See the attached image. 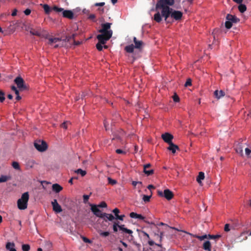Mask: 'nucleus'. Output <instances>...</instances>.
I'll use <instances>...</instances> for the list:
<instances>
[{
    "instance_id": "1",
    "label": "nucleus",
    "mask_w": 251,
    "mask_h": 251,
    "mask_svg": "<svg viewBox=\"0 0 251 251\" xmlns=\"http://www.w3.org/2000/svg\"><path fill=\"white\" fill-rule=\"evenodd\" d=\"M112 23H106L101 25V28L99 30L100 34L97 36L98 41L103 44H105L112 36L113 31L110 29Z\"/></svg>"
},
{
    "instance_id": "2",
    "label": "nucleus",
    "mask_w": 251,
    "mask_h": 251,
    "mask_svg": "<svg viewBox=\"0 0 251 251\" xmlns=\"http://www.w3.org/2000/svg\"><path fill=\"white\" fill-rule=\"evenodd\" d=\"M75 35V34H73L71 36H66L65 38L50 37L48 38V44L50 45L55 44L53 48L55 49L60 48L64 46L65 43L70 42L71 39L74 40Z\"/></svg>"
},
{
    "instance_id": "3",
    "label": "nucleus",
    "mask_w": 251,
    "mask_h": 251,
    "mask_svg": "<svg viewBox=\"0 0 251 251\" xmlns=\"http://www.w3.org/2000/svg\"><path fill=\"white\" fill-rule=\"evenodd\" d=\"M160 9V12L158 11L154 15V20L159 23L162 21L163 17L164 18V20L167 23H170L169 18L170 17L171 18V10H172V8L170 7H167Z\"/></svg>"
},
{
    "instance_id": "4",
    "label": "nucleus",
    "mask_w": 251,
    "mask_h": 251,
    "mask_svg": "<svg viewBox=\"0 0 251 251\" xmlns=\"http://www.w3.org/2000/svg\"><path fill=\"white\" fill-rule=\"evenodd\" d=\"M29 200L28 192L24 193L20 199L17 201L18 207L19 209L24 210L27 208V202Z\"/></svg>"
},
{
    "instance_id": "5",
    "label": "nucleus",
    "mask_w": 251,
    "mask_h": 251,
    "mask_svg": "<svg viewBox=\"0 0 251 251\" xmlns=\"http://www.w3.org/2000/svg\"><path fill=\"white\" fill-rule=\"evenodd\" d=\"M174 2V0H159L156 4L155 9L157 10L159 9L170 7L169 6L173 5Z\"/></svg>"
},
{
    "instance_id": "6",
    "label": "nucleus",
    "mask_w": 251,
    "mask_h": 251,
    "mask_svg": "<svg viewBox=\"0 0 251 251\" xmlns=\"http://www.w3.org/2000/svg\"><path fill=\"white\" fill-rule=\"evenodd\" d=\"M14 82L17 85V87L20 90H26L27 89V87L26 86L24 80L21 76H18L16 77L14 79Z\"/></svg>"
},
{
    "instance_id": "7",
    "label": "nucleus",
    "mask_w": 251,
    "mask_h": 251,
    "mask_svg": "<svg viewBox=\"0 0 251 251\" xmlns=\"http://www.w3.org/2000/svg\"><path fill=\"white\" fill-rule=\"evenodd\" d=\"M35 148L39 151L43 152L45 151L48 148L47 144L44 141H36L34 144Z\"/></svg>"
},
{
    "instance_id": "8",
    "label": "nucleus",
    "mask_w": 251,
    "mask_h": 251,
    "mask_svg": "<svg viewBox=\"0 0 251 251\" xmlns=\"http://www.w3.org/2000/svg\"><path fill=\"white\" fill-rule=\"evenodd\" d=\"M157 194L160 197H164L168 200H171L174 197L173 192L168 189L164 190V192L160 190H158Z\"/></svg>"
},
{
    "instance_id": "9",
    "label": "nucleus",
    "mask_w": 251,
    "mask_h": 251,
    "mask_svg": "<svg viewBox=\"0 0 251 251\" xmlns=\"http://www.w3.org/2000/svg\"><path fill=\"white\" fill-rule=\"evenodd\" d=\"M91 210L95 215L99 218H102L103 213L99 208L98 206L95 204H90Z\"/></svg>"
},
{
    "instance_id": "10",
    "label": "nucleus",
    "mask_w": 251,
    "mask_h": 251,
    "mask_svg": "<svg viewBox=\"0 0 251 251\" xmlns=\"http://www.w3.org/2000/svg\"><path fill=\"white\" fill-rule=\"evenodd\" d=\"M182 15V12L181 11L175 10L173 9L171 10V18L175 20L176 21H179L181 20Z\"/></svg>"
},
{
    "instance_id": "11",
    "label": "nucleus",
    "mask_w": 251,
    "mask_h": 251,
    "mask_svg": "<svg viewBox=\"0 0 251 251\" xmlns=\"http://www.w3.org/2000/svg\"><path fill=\"white\" fill-rule=\"evenodd\" d=\"M51 205L52 206L53 210L55 212L58 213L62 211L61 206L58 203L56 199H54L53 201H51Z\"/></svg>"
},
{
    "instance_id": "12",
    "label": "nucleus",
    "mask_w": 251,
    "mask_h": 251,
    "mask_svg": "<svg viewBox=\"0 0 251 251\" xmlns=\"http://www.w3.org/2000/svg\"><path fill=\"white\" fill-rule=\"evenodd\" d=\"M162 138L164 140V141L168 144H171L172 142V140L174 138V136L169 133H165L164 134H162Z\"/></svg>"
},
{
    "instance_id": "13",
    "label": "nucleus",
    "mask_w": 251,
    "mask_h": 251,
    "mask_svg": "<svg viewBox=\"0 0 251 251\" xmlns=\"http://www.w3.org/2000/svg\"><path fill=\"white\" fill-rule=\"evenodd\" d=\"M226 20L229 21L230 22L233 23H237L239 22L240 20L235 15H232L228 14L226 16Z\"/></svg>"
},
{
    "instance_id": "14",
    "label": "nucleus",
    "mask_w": 251,
    "mask_h": 251,
    "mask_svg": "<svg viewBox=\"0 0 251 251\" xmlns=\"http://www.w3.org/2000/svg\"><path fill=\"white\" fill-rule=\"evenodd\" d=\"M151 166V164L150 163L145 164L144 165V172L147 176H150L153 174L154 171L152 169L149 170L147 171V169L150 168Z\"/></svg>"
},
{
    "instance_id": "15",
    "label": "nucleus",
    "mask_w": 251,
    "mask_h": 251,
    "mask_svg": "<svg viewBox=\"0 0 251 251\" xmlns=\"http://www.w3.org/2000/svg\"><path fill=\"white\" fill-rule=\"evenodd\" d=\"M243 148L244 145L241 143H239L235 147V151L237 153L240 154L241 156L243 155Z\"/></svg>"
},
{
    "instance_id": "16",
    "label": "nucleus",
    "mask_w": 251,
    "mask_h": 251,
    "mask_svg": "<svg viewBox=\"0 0 251 251\" xmlns=\"http://www.w3.org/2000/svg\"><path fill=\"white\" fill-rule=\"evenodd\" d=\"M62 14L63 16L65 18H67L70 19H72L74 18V13L71 10H64Z\"/></svg>"
},
{
    "instance_id": "17",
    "label": "nucleus",
    "mask_w": 251,
    "mask_h": 251,
    "mask_svg": "<svg viewBox=\"0 0 251 251\" xmlns=\"http://www.w3.org/2000/svg\"><path fill=\"white\" fill-rule=\"evenodd\" d=\"M105 221L107 222V220L110 221H112L113 220L115 219L114 216L111 214H107L106 213H103L102 215V218H101Z\"/></svg>"
},
{
    "instance_id": "18",
    "label": "nucleus",
    "mask_w": 251,
    "mask_h": 251,
    "mask_svg": "<svg viewBox=\"0 0 251 251\" xmlns=\"http://www.w3.org/2000/svg\"><path fill=\"white\" fill-rule=\"evenodd\" d=\"M169 146L168 147L167 149L171 151L173 153H175L176 150H179L178 147L173 143H171L169 144Z\"/></svg>"
},
{
    "instance_id": "19",
    "label": "nucleus",
    "mask_w": 251,
    "mask_h": 251,
    "mask_svg": "<svg viewBox=\"0 0 251 251\" xmlns=\"http://www.w3.org/2000/svg\"><path fill=\"white\" fill-rule=\"evenodd\" d=\"M15 247V244L11 242H7L5 246L6 250L9 251H17Z\"/></svg>"
},
{
    "instance_id": "20",
    "label": "nucleus",
    "mask_w": 251,
    "mask_h": 251,
    "mask_svg": "<svg viewBox=\"0 0 251 251\" xmlns=\"http://www.w3.org/2000/svg\"><path fill=\"white\" fill-rule=\"evenodd\" d=\"M214 95L215 98L218 99H220L221 97H224L225 95V93L223 90H216L214 92Z\"/></svg>"
},
{
    "instance_id": "21",
    "label": "nucleus",
    "mask_w": 251,
    "mask_h": 251,
    "mask_svg": "<svg viewBox=\"0 0 251 251\" xmlns=\"http://www.w3.org/2000/svg\"><path fill=\"white\" fill-rule=\"evenodd\" d=\"M133 42L135 44L134 47L135 48L138 49H140L141 48V47L143 44V42L142 41L137 40L136 38L135 37H134L133 38Z\"/></svg>"
},
{
    "instance_id": "22",
    "label": "nucleus",
    "mask_w": 251,
    "mask_h": 251,
    "mask_svg": "<svg viewBox=\"0 0 251 251\" xmlns=\"http://www.w3.org/2000/svg\"><path fill=\"white\" fill-rule=\"evenodd\" d=\"M52 189L56 193H59L63 189V188L58 184L55 183L52 185Z\"/></svg>"
},
{
    "instance_id": "23",
    "label": "nucleus",
    "mask_w": 251,
    "mask_h": 251,
    "mask_svg": "<svg viewBox=\"0 0 251 251\" xmlns=\"http://www.w3.org/2000/svg\"><path fill=\"white\" fill-rule=\"evenodd\" d=\"M118 227L119 228L120 230H122L123 231L129 234H131L133 233V231L131 230L125 228L124 225H120L119 224Z\"/></svg>"
},
{
    "instance_id": "24",
    "label": "nucleus",
    "mask_w": 251,
    "mask_h": 251,
    "mask_svg": "<svg viewBox=\"0 0 251 251\" xmlns=\"http://www.w3.org/2000/svg\"><path fill=\"white\" fill-rule=\"evenodd\" d=\"M203 249L205 251H211V243L209 241H206L203 243Z\"/></svg>"
},
{
    "instance_id": "25",
    "label": "nucleus",
    "mask_w": 251,
    "mask_h": 251,
    "mask_svg": "<svg viewBox=\"0 0 251 251\" xmlns=\"http://www.w3.org/2000/svg\"><path fill=\"white\" fill-rule=\"evenodd\" d=\"M35 162L33 160H28L26 162L25 165L27 169H31L34 167Z\"/></svg>"
},
{
    "instance_id": "26",
    "label": "nucleus",
    "mask_w": 251,
    "mask_h": 251,
    "mask_svg": "<svg viewBox=\"0 0 251 251\" xmlns=\"http://www.w3.org/2000/svg\"><path fill=\"white\" fill-rule=\"evenodd\" d=\"M30 33L33 35L41 36L42 35L41 29H31Z\"/></svg>"
},
{
    "instance_id": "27",
    "label": "nucleus",
    "mask_w": 251,
    "mask_h": 251,
    "mask_svg": "<svg viewBox=\"0 0 251 251\" xmlns=\"http://www.w3.org/2000/svg\"><path fill=\"white\" fill-rule=\"evenodd\" d=\"M204 174L202 172H200L199 173V175L197 177V181L200 184H201V180L204 179Z\"/></svg>"
},
{
    "instance_id": "28",
    "label": "nucleus",
    "mask_w": 251,
    "mask_h": 251,
    "mask_svg": "<svg viewBox=\"0 0 251 251\" xmlns=\"http://www.w3.org/2000/svg\"><path fill=\"white\" fill-rule=\"evenodd\" d=\"M134 46L133 44L127 46L125 47V50L128 53H132L133 52Z\"/></svg>"
},
{
    "instance_id": "29",
    "label": "nucleus",
    "mask_w": 251,
    "mask_h": 251,
    "mask_svg": "<svg viewBox=\"0 0 251 251\" xmlns=\"http://www.w3.org/2000/svg\"><path fill=\"white\" fill-rule=\"evenodd\" d=\"M11 177L10 176H6L2 175L0 177V183L4 182L8 180L11 179Z\"/></svg>"
},
{
    "instance_id": "30",
    "label": "nucleus",
    "mask_w": 251,
    "mask_h": 251,
    "mask_svg": "<svg viewBox=\"0 0 251 251\" xmlns=\"http://www.w3.org/2000/svg\"><path fill=\"white\" fill-rule=\"evenodd\" d=\"M239 4H240L238 6L239 11L241 13H244L247 10L246 6L245 4H242V3Z\"/></svg>"
},
{
    "instance_id": "31",
    "label": "nucleus",
    "mask_w": 251,
    "mask_h": 251,
    "mask_svg": "<svg viewBox=\"0 0 251 251\" xmlns=\"http://www.w3.org/2000/svg\"><path fill=\"white\" fill-rule=\"evenodd\" d=\"M43 8H44L45 13L47 14H49L51 11L50 7L47 4H43Z\"/></svg>"
},
{
    "instance_id": "32",
    "label": "nucleus",
    "mask_w": 251,
    "mask_h": 251,
    "mask_svg": "<svg viewBox=\"0 0 251 251\" xmlns=\"http://www.w3.org/2000/svg\"><path fill=\"white\" fill-rule=\"evenodd\" d=\"M75 172L77 174H80L82 176H84L86 174V172L81 169H78L75 170Z\"/></svg>"
},
{
    "instance_id": "33",
    "label": "nucleus",
    "mask_w": 251,
    "mask_h": 251,
    "mask_svg": "<svg viewBox=\"0 0 251 251\" xmlns=\"http://www.w3.org/2000/svg\"><path fill=\"white\" fill-rule=\"evenodd\" d=\"M12 167L17 170H20V166L18 162L14 161L12 163Z\"/></svg>"
},
{
    "instance_id": "34",
    "label": "nucleus",
    "mask_w": 251,
    "mask_h": 251,
    "mask_svg": "<svg viewBox=\"0 0 251 251\" xmlns=\"http://www.w3.org/2000/svg\"><path fill=\"white\" fill-rule=\"evenodd\" d=\"M193 236L198 239H199L201 241H202L206 238H207V235L205 234L204 235H202V236H199V235H193Z\"/></svg>"
},
{
    "instance_id": "35",
    "label": "nucleus",
    "mask_w": 251,
    "mask_h": 251,
    "mask_svg": "<svg viewBox=\"0 0 251 251\" xmlns=\"http://www.w3.org/2000/svg\"><path fill=\"white\" fill-rule=\"evenodd\" d=\"M22 249L23 251H29L30 247L28 244H23L22 246Z\"/></svg>"
},
{
    "instance_id": "36",
    "label": "nucleus",
    "mask_w": 251,
    "mask_h": 251,
    "mask_svg": "<svg viewBox=\"0 0 251 251\" xmlns=\"http://www.w3.org/2000/svg\"><path fill=\"white\" fill-rule=\"evenodd\" d=\"M220 237H221L220 235H214L208 234L207 235V238H208L209 239H217L220 238Z\"/></svg>"
},
{
    "instance_id": "37",
    "label": "nucleus",
    "mask_w": 251,
    "mask_h": 251,
    "mask_svg": "<svg viewBox=\"0 0 251 251\" xmlns=\"http://www.w3.org/2000/svg\"><path fill=\"white\" fill-rule=\"evenodd\" d=\"M119 226V222H114L113 225V229L114 232L118 231V228Z\"/></svg>"
},
{
    "instance_id": "38",
    "label": "nucleus",
    "mask_w": 251,
    "mask_h": 251,
    "mask_svg": "<svg viewBox=\"0 0 251 251\" xmlns=\"http://www.w3.org/2000/svg\"><path fill=\"white\" fill-rule=\"evenodd\" d=\"M232 26V23L230 22L228 20H226V21L225 23V26L226 28L229 29Z\"/></svg>"
},
{
    "instance_id": "39",
    "label": "nucleus",
    "mask_w": 251,
    "mask_h": 251,
    "mask_svg": "<svg viewBox=\"0 0 251 251\" xmlns=\"http://www.w3.org/2000/svg\"><path fill=\"white\" fill-rule=\"evenodd\" d=\"M151 197V195L150 196H147V195H143V200L144 201V202H149L150 201V199Z\"/></svg>"
},
{
    "instance_id": "40",
    "label": "nucleus",
    "mask_w": 251,
    "mask_h": 251,
    "mask_svg": "<svg viewBox=\"0 0 251 251\" xmlns=\"http://www.w3.org/2000/svg\"><path fill=\"white\" fill-rule=\"evenodd\" d=\"M52 10L54 11L57 12H63L64 9L62 8H59L57 7L56 6H54L52 8Z\"/></svg>"
},
{
    "instance_id": "41",
    "label": "nucleus",
    "mask_w": 251,
    "mask_h": 251,
    "mask_svg": "<svg viewBox=\"0 0 251 251\" xmlns=\"http://www.w3.org/2000/svg\"><path fill=\"white\" fill-rule=\"evenodd\" d=\"M109 234H110V233L108 231H100V236H101L102 237H105L108 236Z\"/></svg>"
},
{
    "instance_id": "42",
    "label": "nucleus",
    "mask_w": 251,
    "mask_h": 251,
    "mask_svg": "<svg viewBox=\"0 0 251 251\" xmlns=\"http://www.w3.org/2000/svg\"><path fill=\"white\" fill-rule=\"evenodd\" d=\"M112 212L114 214L116 219L119 215V213H120V210L117 208H115L112 210Z\"/></svg>"
},
{
    "instance_id": "43",
    "label": "nucleus",
    "mask_w": 251,
    "mask_h": 251,
    "mask_svg": "<svg viewBox=\"0 0 251 251\" xmlns=\"http://www.w3.org/2000/svg\"><path fill=\"white\" fill-rule=\"evenodd\" d=\"M102 45H103V44L101 43L99 41V43H98L96 45V48L97 50L99 51H101L102 50L103 47Z\"/></svg>"
},
{
    "instance_id": "44",
    "label": "nucleus",
    "mask_w": 251,
    "mask_h": 251,
    "mask_svg": "<svg viewBox=\"0 0 251 251\" xmlns=\"http://www.w3.org/2000/svg\"><path fill=\"white\" fill-rule=\"evenodd\" d=\"M108 181L109 184H110L112 185L117 183V181L116 180L113 179L110 177H108Z\"/></svg>"
},
{
    "instance_id": "45",
    "label": "nucleus",
    "mask_w": 251,
    "mask_h": 251,
    "mask_svg": "<svg viewBox=\"0 0 251 251\" xmlns=\"http://www.w3.org/2000/svg\"><path fill=\"white\" fill-rule=\"evenodd\" d=\"M5 100L4 93L0 90V101L2 102Z\"/></svg>"
},
{
    "instance_id": "46",
    "label": "nucleus",
    "mask_w": 251,
    "mask_h": 251,
    "mask_svg": "<svg viewBox=\"0 0 251 251\" xmlns=\"http://www.w3.org/2000/svg\"><path fill=\"white\" fill-rule=\"evenodd\" d=\"M90 196V195H84L83 196L84 203H86L88 202Z\"/></svg>"
},
{
    "instance_id": "47",
    "label": "nucleus",
    "mask_w": 251,
    "mask_h": 251,
    "mask_svg": "<svg viewBox=\"0 0 251 251\" xmlns=\"http://www.w3.org/2000/svg\"><path fill=\"white\" fill-rule=\"evenodd\" d=\"M173 100L176 102H177L179 101V98L176 94H175L173 96Z\"/></svg>"
},
{
    "instance_id": "48",
    "label": "nucleus",
    "mask_w": 251,
    "mask_h": 251,
    "mask_svg": "<svg viewBox=\"0 0 251 251\" xmlns=\"http://www.w3.org/2000/svg\"><path fill=\"white\" fill-rule=\"evenodd\" d=\"M68 124H70L69 122L68 121H66V122H64V123H63L61 125V127L63 128H65V129H67V125Z\"/></svg>"
},
{
    "instance_id": "49",
    "label": "nucleus",
    "mask_w": 251,
    "mask_h": 251,
    "mask_svg": "<svg viewBox=\"0 0 251 251\" xmlns=\"http://www.w3.org/2000/svg\"><path fill=\"white\" fill-rule=\"evenodd\" d=\"M245 153L246 154V155L249 157L250 156V154L251 153V150L248 148H245Z\"/></svg>"
},
{
    "instance_id": "50",
    "label": "nucleus",
    "mask_w": 251,
    "mask_h": 251,
    "mask_svg": "<svg viewBox=\"0 0 251 251\" xmlns=\"http://www.w3.org/2000/svg\"><path fill=\"white\" fill-rule=\"evenodd\" d=\"M192 85V81H191V79L190 78H188L187 79V81H186L185 83V87H187V86H191Z\"/></svg>"
},
{
    "instance_id": "51",
    "label": "nucleus",
    "mask_w": 251,
    "mask_h": 251,
    "mask_svg": "<svg viewBox=\"0 0 251 251\" xmlns=\"http://www.w3.org/2000/svg\"><path fill=\"white\" fill-rule=\"evenodd\" d=\"M98 207H107V204L104 201H102L100 202L98 205H97Z\"/></svg>"
},
{
    "instance_id": "52",
    "label": "nucleus",
    "mask_w": 251,
    "mask_h": 251,
    "mask_svg": "<svg viewBox=\"0 0 251 251\" xmlns=\"http://www.w3.org/2000/svg\"><path fill=\"white\" fill-rule=\"evenodd\" d=\"M116 152L118 154H126V151H125L121 149H117L116 150Z\"/></svg>"
},
{
    "instance_id": "53",
    "label": "nucleus",
    "mask_w": 251,
    "mask_h": 251,
    "mask_svg": "<svg viewBox=\"0 0 251 251\" xmlns=\"http://www.w3.org/2000/svg\"><path fill=\"white\" fill-rule=\"evenodd\" d=\"M137 215V214L136 213L132 212L130 213L129 216L132 218H136V219Z\"/></svg>"
},
{
    "instance_id": "54",
    "label": "nucleus",
    "mask_w": 251,
    "mask_h": 251,
    "mask_svg": "<svg viewBox=\"0 0 251 251\" xmlns=\"http://www.w3.org/2000/svg\"><path fill=\"white\" fill-rule=\"evenodd\" d=\"M224 230L226 232H228L230 230L229 228V225L228 224H226L225 226Z\"/></svg>"
},
{
    "instance_id": "55",
    "label": "nucleus",
    "mask_w": 251,
    "mask_h": 251,
    "mask_svg": "<svg viewBox=\"0 0 251 251\" xmlns=\"http://www.w3.org/2000/svg\"><path fill=\"white\" fill-rule=\"evenodd\" d=\"M125 217V215H119L116 218V220H121V221H123L124 220V217Z\"/></svg>"
},
{
    "instance_id": "56",
    "label": "nucleus",
    "mask_w": 251,
    "mask_h": 251,
    "mask_svg": "<svg viewBox=\"0 0 251 251\" xmlns=\"http://www.w3.org/2000/svg\"><path fill=\"white\" fill-rule=\"evenodd\" d=\"M24 13L26 15H28L31 13V10L27 8L24 11Z\"/></svg>"
},
{
    "instance_id": "57",
    "label": "nucleus",
    "mask_w": 251,
    "mask_h": 251,
    "mask_svg": "<svg viewBox=\"0 0 251 251\" xmlns=\"http://www.w3.org/2000/svg\"><path fill=\"white\" fill-rule=\"evenodd\" d=\"M105 4V3L104 2H99V3H96L95 4V6H103Z\"/></svg>"
},
{
    "instance_id": "58",
    "label": "nucleus",
    "mask_w": 251,
    "mask_h": 251,
    "mask_svg": "<svg viewBox=\"0 0 251 251\" xmlns=\"http://www.w3.org/2000/svg\"><path fill=\"white\" fill-rule=\"evenodd\" d=\"M136 219H140V220H145V217L144 216H143L141 214H137V218Z\"/></svg>"
},
{
    "instance_id": "59",
    "label": "nucleus",
    "mask_w": 251,
    "mask_h": 251,
    "mask_svg": "<svg viewBox=\"0 0 251 251\" xmlns=\"http://www.w3.org/2000/svg\"><path fill=\"white\" fill-rule=\"evenodd\" d=\"M82 239H83V241L85 243H91V241L86 237H83Z\"/></svg>"
},
{
    "instance_id": "60",
    "label": "nucleus",
    "mask_w": 251,
    "mask_h": 251,
    "mask_svg": "<svg viewBox=\"0 0 251 251\" xmlns=\"http://www.w3.org/2000/svg\"><path fill=\"white\" fill-rule=\"evenodd\" d=\"M96 18V16L94 14H90L89 16V17L88 18L90 20H94Z\"/></svg>"
},
{
    "instance_id": "61",
    "label": "nucleus",
    "mask_w": 251,
    "mask_h": 251,
    "mask_svg": "<svg viewBox=\"0 0 251 251\" xmlns=\"http://www.w3.org/2000/svg\"><path fill=\"white\" fill-rule=\"evenodd\" d=\"M17 10L16 9H14L11 14V15L12 16H15L17 15Z\"/></svg>"
},
{
    "instance_id": "62",
    "label": "nucleus",
    "mask_w": 251,
    "mask_h": 251,
    "mask_svg": "<svg viewBox=\"0 0 251 251\" xmlns=\"http://www.w3.org/2000/svg\"><path fill=\"white\" fill-rule=\"evenodd\" d=\"M138 183L141 184L142 183H141V182H139V181H132V185H133V186H136V185H137V184H138Z\"/></svg>"
},
{
    "instance_id": "63",
    "label": "nucleus",
    "mask_w": 251,
    "mask_h": 251,
    "mask_svg": "<svg viewBox=\"0 0 251 251\" xmlns=\"http://www.w3.org/2000/svg\"><path fill=\"white\" fill-rule=\"evenodd\" d=\"M157 235H158V236H159V237H160V241H161V240H162V237H163V232H160L159 235V234H157Z\"/></svg>"
},
{
    "instance_id": "64",
    "label": "nucleus",
    "mask_w": 251,
    "mask_h": 251,
    "mask_svg": "<svg viewBox=\"0 0 251 251\" xmlns=\"http://www.w3.org/2000/svg\"><path fill=\"white\" fill-rule=\"evenodd\" d=\"M148 243L150 246H151L154 245V242L152 240L149 241Z\"/></svg>"
}]
</instances>
